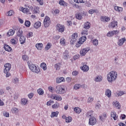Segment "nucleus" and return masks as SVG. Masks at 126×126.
<instances>
[{
	"mask_svg": "<svg viewBox=\"0 0 126 126\" xmlns=\"http://www.w3.org/2000/svg\"><path fill=\"white\" fill-rule=\"evenodd\" d=\"M118 73L116 71H111L107 74V79L108 82L112 83L113 81H115L117 79Z\"/></svg>",
	"mask_w": 126,
	"mask_h": 126,
	"instance_id": "f257e3e1",
	"label": "nucleus"
},
{
	"mask_svg": "<svg viewBox=\"0 0 126 126\" xmlns=\"http://www.w3.org/2000/svg\"><path fill=\"white\" fill-rule=\"evenodd\" d=\"M28 65L30 69H31V70H32V71L33 72H35V73H39V72H40V70L39 66L33 64V63H32V62L28 61Z\"/></svg>",
	"mask_w": 126,
	"mask_h": 126,
	"instance_id": "f03ea898",
	"label": "nucleus"
},
{
	"mask_svg": "<svg viewBox=\"0 0 126 126\" xmlns=\"http://www.w3.org/2000/svg\"><path fill=\"white\" fill-rule=\"evenodd\" d=\"M55 90L57 94H64L65 93V88L62 85L57 86Z\"/></svg>",
	"mask_w": 126,
	"mask_h": 126,
	"instance_id": "7ed1b4c3",
	"label": "nucleus"
},
{
	"mask_svg": "<svg viewBox=\"0 0 126 126\" xmlns=\"http://www.w3.org/2000/svg\"><path fill=\"white\" fill-rule=\"evenodd\" d=\"M5 69H4V73L6 75V77H9L10 76V73H9V70L11 68V65L9 63H7L4 64Z\"/></svg>",
	"mask_w": 126,
	"mask_h": 126,
	"instance_id": "20e7f679",
	"label": "nucleus"
},
{
	"mask_svg": "<svg viewBox=\"0 0 126 126\" xmlns=\"http://www.w3.org/2000/svg\"><path fill=\"white\" fill-rule=\"evenodd\" d=\"M78 37V33L77 32L73 33L71 36V39L70 40V44L73 45L76 41H77V38Z\"/></svg>",
	"mask_w": 126,
	"mask_h": 126,
	"instance_id": "39448f33",
	"label": "nucleus"
},
{
	"mask_svg": "<svg viewBox=\"0 0 126 126\" xmlns=\"http://www.w3.org/2000/svg\"><path fill=\"white\" fill-rule=\"evenodd\" d=\"M51 24V20L48 16H46L44 20V26L45 28L49 27Z\"/></svg>",
	"mask_w": 126,
	"mask_h": 126,
	"instance_id": "423d86ee",
	"label": "nucleus"
},
{
	"mask_svg": "<svg viewBox=\"0 0 126 126\" xmlns=\"http://www.w3.org/2000/svg\"><path fill=\"white\" fill-rule=\"evenodd\" d=\"M90 51V47L85 48L80 51V54L81 57H84L88 52Z\"/></svg>",
	"mask_w": 126,
	"mask_h": 126,
	"instance_id": "0eeeda50",
	"label": "nucleus"
},
{
	"mask_svg": "<svg viewBox=\"0 0 126 126\" xmlns=\"http://www.w3.org/2000/svg\"><path fill=\"white\" fill-rule=\"evenodd\" d=\"M56 29L58 32L63 33V32H64V26L58 24L56 26Z\"/></svg>",
	"mask_w": 126,
	"mask_h": 126,
	"instance_id": "6e6552de",
	"label": "nucleus"
},
{
	"mask_svg": "<svg viewBox=\"0 0 126 126\" xmlns=\"http://www.w3.org/2000/svg\"><path fill=\"white\" fill-rule=\"evenodd\" d=\"M108 27L109 28H118V22L113 21L110 23Z\"/></svg>",
	"mask_w": 126,
	"mask_h": 126,
	"instance_id": "1a4fd4ad",
	"label": "nucleus"
},
{
	"mask_svg": "<svg viewBox=\"0 0 126 126\" xmlns=\"http://www.w3.org/2000/svg\"><path fill=\"white\" fill-rule=\"evenodd\" d=\"M120 33V31H113L112 32H109L107 34V37H112V36H114V35H117V34H119Z\"/></svg>",
	"mask_w": 126,
	"mask_h": 126,
	"instance_id": "9d476101",
	"label": "nucleus"
},
{
	"mask_svg": "<svg viewBox=\"0 0 126 126\" xmlns=\"http://www.w3.org/2000/svg\"><path fill=\"white\" fill-rule=\"evenodd\" d=\"M96 123H97L96 118H95L94 117H92L90 118L89 122V125H90V126H94V125H95Z\"/></svg>",
	"mask_w": 126,
	"mask_h": 126,
	"instance_id": "9b49d317",
	"label": "nucleus"
},
{
	"mask_svg": "<svg viewBox=\"0 0 126 126\" xmlns=\"http://www.w3.org/2000/svg\"><path fill=\"white\" fill-rule=\"evenodd\" d=\"M103 80V77L101 75L96 76L94 79V81L96 82H101Z\"/></svg>",
	"mask_w": 126,
	"mask_h": 126,
	"instance_id": "f8f14e48",
	"label": "nucleus"
},
{
	"mask_svg": "<svg viewBox=\"0 0 126 126\" xmlns=\"http://www.w3.org/2000/svg\"><path fill=\"white\" fill-rule=\"evenodd\" d=\"M21 11L24 13H26L27 14H31V12H30V10L28 9V8H21Z\"/></svg>",
	"mask_w": 126,
	"mask_h": 126,
	"instance_id": "ddd939ff",
	"label": "nucleus"
},
{
	"mask_svg": "<svg viewBox=\"0 0 126 126\" xmlns=\"http://www.w3.org/2000/svg\"><path fill=\"white\" fill-rule=\"evenodd\" d=\"M100 20L101 21H103V22L105 21L106 22H108L110 21V20H111V19L109 18V17L102 16L101 17Z\"/></svg>",
	"mask_w": 126,
	"mask_h": 126,
	"instance_id": "4468645a",
	"label": "nucleus"
},
{
	"mask_svg": "<svg viewBox=\"0 0 126 126\" xmlns=\"http://www.w3.org/2000/svg\"><path fill=\"white\" fill-rule=\"evenodd\" d=\"M126 39L125 37L120 39L118 42V46H123V45H124V43H125V42H126Z\"/></svg>",
	"mask_w": 126,
	"mask_h": 126,
	"instance_id": "2eb2a0df",
	"label": "nucleus"
},
{
	"mask_svg": "<svg viewBox=\"0 0 126 126\" xmlns=\"http://www.w3.org/2000/svg\"><path fill=\"white\" fill-rule=\"evenodd\" d=\"M52 98L54 99V100H57V101H62V96H61V95H58L57 94L52 96Z\"/></svg>",
	"mask_w": 126,
	"mask_h": 126,
	"instance_id": "dca6fc26",
	"label": "nucleus"
},
{
	"mask_svg": "<svg viewBox=\"0 0 126 126\" xmlns=\"http://www.w3.org/2000/svg\"><path fill=\"white\" fill-rule=\"evenodd\" d=\"M3 48L7 52H11L12 51V48L7 44L4 45Z\"/></svg>",
	"mask_w": 126,
	"mask_h": 126,
	"instance_id": "f3484780",
	"label": "nucleus"
},
{
	"mask_svg": "<svg viewBox=\"0 0 126 126\" xmlns=\"http://www.w3.org/2000/svg\"><path fill=\"white\" fill-rule=\"evenodd\" d=\"M25 41H26V38H25V36H20V43L21 44V45H23L25 43Z\"/></svg>",
	"mask_w": 126,
	"mask_h": 126,
	"instance_id": "a211bd4d",
	"label": "nucleus"
},
{
	"mask_svg": "<svg viewBox=\"0 0 126 126\" xmlns=\"http://www.w3.org/2000/svg\"><path fill=\"white\" fill-rule=\"evenodd\" d=\"M81 69H82L83 71L87 72L89 70V66L87 65H84L83 66L81 67Z\"/></svg>",
	"mask_w": 126,
	"mask_h": 126,
	"instance_id": "6ab92c4d",
	"label": "nucleus"
},
{
	"mask_svg": "<svg viewBox=\"0 0 126 126\" xmlns=\"http://www.w3.org/2000/svg\"><path fill=\"white\" fill-rule=\"evenodd\" d=\"M28 103V99L27 98H23L21 100V105H23V106H25V105H27Z\"/></svg>",
	"mask_w": 126,
	"mask_h": 126,
	"instance_id": "aec40b11",
	"label": "nucleus"
},
{
	"mask_svg": "<svg viewBox=\"0 0 126 126\" xmlns=\"http://www.w3.org/2000/svg\"><path fill=\"white\" fill-rule=\"evenodd\" d=\"M83 16V14L82 13H78L75 15L76 19H78L79 20H81V19H82Z\"/></svg>",
	"mask_w": 126,
	"mask_h": 126,
	"instance_id": "412c9836",
	"label": "nucleus"
},
{
	"mask_svg": "<svg viewBox=\"0 0 126 126\" xmlns=\"http://www.w3.org/2000/svg\"><path fill=\"white\" fill-rule=\"evenodd\" d=\"M105 95L106 96H107L108 98H110V97H111V96L112 95V92H111V90H110V89L106 90Z\"/></svg>",
	"mask_w": 126,
	"mask_h": 126,
	"instance_id": "4be33fe9",
	"label": "nucleus"
},
{
	"mask_svg": "<svg viewBox=\"0 0 126 126\" xmlns=\"http://www.w3.org/2000/svg\"><path fill=\"white\" fill-rule=\"evenodd\" d=\"M65 80L63 77L57 78L56 80L57 83H61V82H64Z\"/></svg>",
	"mask_w": 126,
	"mask_h": 126,
	"instance_id": "5701e85b",
	"label": "nucleus"
},
{
	"mask_svg": "<svg viewBox=\"0 0 126 126\" xmlns=\"http://www.w3.org/2000/svg\"><path fill=\"white\" fill-rule=\"evenodd\" d=\"M90 25L91 24L88 22L85 23L84 25V29H86L87 30L89 29L90 28Z\"/></svg>",
	"mask_w": 126,
	"mask_h": 126,
	"instance_id": "b1692460",
	"label": "nucleus"
},
{
	"mask_svg": "<svg viewBox=\"0 0 126 126\" xmlns=\"http://www.w3.org/2000/svg\"><path fill=\"white\" fill-rule=\"evenodd\" d=\"M34 28L36 29H38V28H40L41 27V23L39 21L36 22L34 23Z\"/></svg>",
	"mask_w": 126,
	"mask_h": 126,
	"instance_id": "393cba45",
	"label": "nucleus"
},
{
	"mask_svg": "<svg viewBox=\"0 0 126 126\" xmlns=\"http://www.w3.org/2000/svg\"><path fill=\"white\" fill-rule=\"evenodd\" d=\"M40 8L38 6L35 7L33 9V14H37V13H40Z\"/></svg>",
	"mask_w": 126,
	"mask_h": 126,
	"instance_id": "a878e982",
	"label": "nucleus"
},
{
	"mask_svg": "<svg viewBox=\"0 0 126 126\" xmlns=\"http://www.w3.org/2000/svg\"><path fill=\"white\" fill-rule=\"evenodd\" d=\"M68 54H69L68 51L67 50L65 51V52L63 53V57L64 60H67V58L69 57Z\"/></svg>",
	"mask_w": 126,
	"mask_h": 126,
	"instance_id": "bb28decb",
	"label": "nucleus"
},
{
	"mask_svg": "<svg viewBox=\"0 0 126 126\" xmlns=\"http://www.w3.org/2000/svg\"><path fill=\"white\" fill-rule=\"evenodd\" d=\"M14 33H15V31L13 30H10L8 32H7V36H12L14 35Z\"/></svg>",
	"mask_w": 126,
	"mask_h": 126,
	"instance_id": "cd10ccee",
	"label": "nucleus"
},
{
	"mask_svg": "<svg viewBox=\"0 0 126 126\" xmlns=\"http://www.w3.org/2000/svg\"><path fill=\"white\" fill-rule=\"evenodd\" d=\"M113 105H114L115 107H116L117 109H121V104L119 103V102H113Z\"/></svg>",
	"mask_w": 126,
	"mask_h": 126,
	"instance_id": "c85d7f7f",
	"label": "nucleus"
},
{
	"mask_svg": "<svg viewBox=\"0 0 126 126\" xmlns=\"http://www.w3.org/2000/svg\"><path fill=\"white\" fill-rule=\"evenodd\" d=\"M35 47L37 50H41L43 48V44L42 43H37L35 45Z\"/></svg>",
	"mask_w": 126,
	"mask_h": 126,
	"instance_id": "c756f323",
	"label": "nucleus"
},
{
	"mask_svg": "<svg viewBox=\"0 0 126 126\" xmlns=\"http://www.w3.org/2000/svg\"><path fill=\"white\" fill-rule=\"evenodd\" d=\"M111 118H113L114 119V121L117 120V119H118L117 115H116V112H111Z\"/></svg>",
	"mask_w": 126,
	"mask_h": 126,
	"instance_id": "7c9ffc66",
	"label": "nucleus"
},
{
	"mask_svg": "<svg viewBox=\"0 0 126 126\" xmlns=\"http://www.w3.org/2000/svg\"><path fill=\"white\" fill-rule=\"evenodd\" d=\"M40 66L42 68L43 70H47V64L45 63H43L41 64Z\"/></svg>",
	"mask_w": 126,
	"mask_h": 126,
	"instance_id": "2f4dec72",
	"label": "nucleus"
},
{
	"mask_svg": "<svg viewBox=\"0 0 126 126\" xmlns=\"http://www.w3.org/2000/svg\"><path fill=\"white\" fill-rule=\"evenodd\" d=\"M74 111L77 114H80L81 113V109L79 107H75L74 108Z\"/></svg>",
	"mask_w": 126,
	"mask_h": 126,
	"instance_id": "473e14b6",
	"label": "nucleus"
},
{
	"mask_svg": "<svg viewBox=\"0 0 126 126\" xmlns=\"http://www.w3.org/2000/svg\"><path fill=\"white\" fill-rule=\"evenodd\" d=\"M114 9L116 11H119V12H121V11H123V8L121 7H119L117 6H115L114 7Z\"/></svg>",
	"mask_w": 126,
	"mask_h": 126,
	"instance_id": "72a5a7b5",
	"label": "nucleus"
},
{
	"mask_svg": "<svg viewBox=\"0 0 126 126\" xmlns=\"http://www.w3.org/2000/svg\"><path fill=\"white\" fill-rule=\"evenodd\" d=\"M86 116L87 118H92V116H93V111H89L86 114Z\"/></svg>",
	"mask_w": 126,
	"mask_h": 126,
	"instance_id": "f704fd0d",
	"label": "nucleus"
},
{
	"mask_svg": "<svg viewBox=\"0 0 126 126\" xmlns=\"http://www.w3.org/2000/svg\"><path fill=\"white\" fill-rule=\"evenodd\" d=\"M80 87H81V84H75V85H74L73 89H74L75 90H78V89H80Z\"/></svg>",
	"mask_w": 126,
	"mask_h": 126,
	"instance_id": "c9c22d12",
	"label": "nucleus"
},
{
	"mask_svg": "<svg viewBox=\"0 0 126 126\" xmlns=\"http://www.w3.org/2000/svg\"><path fill=\"white\" fill-rule=\"evenodd\" d=\"M60 44L62 46H65V39L64 38H62L61 39Z\"/></svg>",
	"mask_w": 126,
	"mask_h": 126,
	"instance_id": "e433bc0d",
	"label": "nucleus"
},
{
	"mask_svg": "<svg viewBox=\"0 0 126 126\" xmlns=\"http://www.w3.org/2000/svg\"><path fill=\"white\" fill-rule=\"evenodd\" d=\"M22 59L24 62H26L29 60V57L26 55H23L22 56Z\"/></svg>",
	"mask_w": 126,
	"mask_h": 126,
	"instance_id": "4c0bfd02",
	"label": "nucleus"
},
{
	"mask_svg": "<svg viewBox=\"0 0 126 126\" xmlns=\"http://www.w3.org/2000/svg\"><path fill=\"white\" fill-rule=\"evenodd\" d=\"M97 12H98V10H94L93 9H90L89 11V13L90 14H93V13H97Z\"/></svg>",
	"mask_w": 126,
	"mask_h": 126,
	"instance_id": "58836bf2",
	"label": "nucleus"
},
{
	"mask_svg": "<svg viewBox=\"0 0 126 126\" xmlns=\"http://www.w3.org/2000/svg\"><path fill=\"white\" fill-rule=\"evenodd\" d=\"M37 93L38 94H39V95H43L44 94V91L43 90V89L40 88L38 89L37 90Z\"/></svg>",
	"mask_w": 126,
	"mask_h": 126,
	"instance_id": "ea45409f",
	"label": "nucleus"
},
{
	"mask_svg": "<svg viewBox=\"0 0 126 126\" xmlns=\"http://www.w3.org/2000/svg\"><path fill=\"white\" fill-rule=\"evenodd\" d=\"M23 34V32L21 30H19L18 32H17V35L18 36V37H21L23 36L22 34Z\"/></svg>",
	"mask_w": 126,
	"mask_h": 126,
	"instance_id": "a19ab883",
	"label": "nucleus"
},
{
	"mask_svg": "<svg viewBox=\"0 0 126 126\" xmlns=\"http://www.w3.org/2000/svg\"><path fill=\"white\" fill-rule=\"evenodd\" d=\"M74 2H76V3H85V1L84 0H74Z\"/></svg>",
	"mask_w": 126,
	"mask_h": 126,
	"instance_id": "79ce46f5",
	"label": "nucleus"
},
{
	"mask_svg": "<svg viewBox=\"0 0 126 126\" xmlns=\"http://www.w3.org/2000/svg\"><path fill=\"white\" fill-rule=\"evenodd\" d=\"M72 121V119L71 118V117H68L65 118V121L66 123H70Z\"/></svg>",
	"mask_w": 126,
	"mask_h": 126,
	"instance_id": "37998d69",
	"label": "nucleus"
},
{
	"mask_svg": "<svg viewBox=\"0 0 126 126\" xmlns=\"http://www.w3.org/2000/svg\"><path fill=\"white\" fill-rule=\"evenodd\" d=\"M93 100H94V98H93V97L90 96L88 99L87 103L88 104H90V103H92V102H93Z\"/></svg>",
	"mask_w": 126,
	"mask_h": 126,
	"instance_id": "c03bdc74",
	"label": "nucleus"
},
{
	"mask_svg": "<svg viewBox=\"0 0 126 126\" xmlns=\"http://www.w3.org/2000/svg\"><path fill=\"white\" fill-rule=\"evenodd\" d=\"M81 34L82 35H85V36L88 35V30H83Z\"/></svg>",
	"mask_w": 126,
	"mask_h": 126,
	"instance_id": "a18cd8bd",
	"label": "nucleus"
},
{
	"mask_svg": "<svg viewBox=\"0 0 126 126\" xmlns=\"http://www.w3.org/2000/svg\"><path fill=\"white\" fill-rule=\"evenodd\" d=\"M12 82H13V83H15V84H17V83H19V79H18V78H17L13 79Z\"/></svg>",
	"mask_w": 126,
	"mask_h": 126,
	"instance_id": "49530a36",
	"label": "nucleus"
},
{
	"mask_svg": "<svg viewBox=\"0 0 126 126\" xmlns=\"http://www.w3.org/2000/svg\"><path fill=\"white\" fill-rule=\"evenodd\" d=\"M98 41L97 39H94L93 41V44L94 46H98Z\"/></svg>",
	"mask_w": 126,
	"mask_h": 126,
	"instance_id": "de8ad7c7",
	"label": "nucleus"
},
{
	"mask_svg": "<svg viewBox=\"0 0 126 126\" xmlns=\"http://www.w3.org/2000/svg\"><path fill=\"white\" fill-rule=\"evenodd\" d=\"M25 25L26 27H30V25H31V23H30V21H26Z\"/></svg>",
	"mask_w": 126,
	"mask_h": 126,
	"instance_id": "09e8293b",
	"label": "nucleus"
},
{
	"mask_svg": "<svg viewBox=\"0 0 126 126\" xmlns=\"http://www.w3.org/2000/svg\"><path fill=\"white\" fill-rule=\"evenodd\" d=\"M11 43L12 45H16L17 41L14 38H12L11 39Z\"/></svg>",
	"mask_w": 126,
	"mask_h": 126,
	"instance_id": "8fccbe9b",
	"label": "nucleus"
},
{
	"mask_svg": "<svg viewBox=\"0 0 126 126\" xmlns=\"http://www.w3.org/2000/svg\"><path fill=\"white\" fill-rule=\"evenodd\" d=\"M7 14L8 16H12V15H13V14H14V11H13V10H11L7 13Z\"/></svg>",
	"mask_w": 126,
	"mask_h": 126,
	"instance_id": "3c124183",
	"label": "nucleus"
},
{
	"mask_svg": "<svg viewBox=\"0 0 126 126\" xmlns=\"http://www.w3.org/2000/svg\"><path fill=\"white\" fill-rule=\"evenodd\" d=\"M51 118H55V117H58V113L57 112H52L51 115Z\"/></svg>",
	"mask_w": 126,
	"mask_h": 126,
	"instance_id": "603ef678",
	"label": "nucleus"
},
{
	"mask_svg": "<svg viewBox=\"0 0 126 126\" xmlns=\"http://www.w3.org/2000/svg\"><path fill=\"white\" fill-rule=\"evenodd\" d=\"M59 104L58 103H55V104L52 105L53 109H57V108H59Z\"/></svg>",
	"mask_w": 126,
	"mask_h": 126,
	"instance_id": "864d4df0",
	"label": "nucleus"
},
{
	"mask_svg": "<svg viewBox=\"0 0 126 126\" xmlns=\"http://www.w3.org/2000/svg\"><path fill=\"white\" fill-rule=\"evenodd\" d=\"M124 94H125V92L122 91H119L118 93H117V95H118V96H123Z\"/></svg>",
	"mask_w": 126,
	"mask_h": 126,
	"instance_id": "5fc2aeb1",
	"label": "nucleus"
},
{
	"mask_svg": "<svg viewBox=\"0 0 126 126\" xmlns=\"http://www.w3.org/2000/svg\"><path fill=\"white\" fill-rule=\"evenodd\" d=\"M45 49H46V50H50V49H51V43H48L45 47Z\"/></svg>",
	"mask_w": 126,
	"mask_h": 126,
	"instance_id": "6e6d98bb",
	"label": "nucleus"
},
{
	"mask_svg": "<svg viewBox=\"0 0 126 126\" xmlns=\"http://www.w3.org/2000/svg\"><path fill=\"white\" fill-rule=\"evenodd\" d=\"M3 115L4 117H6V118H8V117H9V113L8 112H4L3 113Z\"/></svg>",
	"mask_w": 126,
	"mask_h": 126,
	"instance_id": "4d7b16f0",
	"label": "nucleus"
},
{
	"mask_svg": "<svg viewBox=\"0 0 126 126\" xmlns=\"http://www.w3.org/2000/svg\"><path fill=\"white\" fill-rule=\"evenodd\" d=\"M37 2H39L40 5H43L44 4V0H36Z\"/></svg>",
	"mask_w": 126,
	"mask_h": 126,
	"instance_id": "13d9d810",
	"label": "nucleus"
},
{
	"mask_svg": "<svg viewBox=\"0 0 126 126\" xmlns=\"http://www.w3.org/2000/svg\"><path fill=\"white\" fill-rule=\"evenodd\" d=\"M59 4H60V5H64V4H65V2L63 0H60L59 1Z\"/></svg>",
	"mask_w": 126,
	"mask_h": 126,
	"instance_id": "bf43d9fd",
	"label": "nucleus"
},
{
	"mask_svg": "<svg viewBox=\"0 0 126 126\" xmlns=\"http://www.w3.org/2000/svg\"><path fill=\"white\" fill-rule=\"evenodd\" d=\"M12 111L13 113H18V109L14 107L12 109Z\"/></svg>",
	"mask_w": 126,
	"mask_h": 126,
	"instance_id": "052dcab7",
	"label": "nucleus"
},
{
	"mask_svg": "<svg viewBox=\"0 0 126 126\" xmlns=\"http://www.w3.org/2000/svg\"><path fill=\"white\" fill-rule=\"evenodd\" d=\"M33 96H34V94L33 93H30L28 95V97L30 99H32V98H33Z\"/></svg>",
	"mask_w": 126,
	"mask_h": 126,
	"instance_id": "680f3d73",
	"label": "nucleus"
},
{
	"mask_svg": "<svg viewBox=\"0 0 126 126\" xmlns=\"http://www.w3.org/2000/svg\"><path fill=\"white\" fill-rule=\"evenodd\" d=\"M87 38H86V36H83L82 37H81V40L83 41V42H85L86 41V39Z\"/></svg>",
	"mask_w": 126,
	"mask_h": 126,
	"instance_id": "e2e57ef3",
	"label": "nucleus"
},
{
	"mask_svg": "<svg viewBox=\"0 0 126 126\" xmlns=\"http://www.w3.org/2000/svg\"><path fill=\"white\" fill-rule=\"evenodd\" d=\"M72 74L74 76H76V75L78 74V72L77 71H73Z\"/></svg>",
	"mask_w": 126,
	"mask_h": 126,
	"instance_id": "0e129e2a",
	"label": "nucleus"
},
{
	"mask_svg": "<svg viewBox=\"0 0 126 126\" xmlns=\"http://www.w3.org/2000/svg\"><path fill=\"white\" fill-rule=\"evenodd\" d=\"M54 103V101L50 100L47 102V106H51V104Z\"/></svg>",
	"mask_w": 126,
	"mask_h": 126,
	"instance_id": "69168bd1",
	"label": "nucleus"
},
{
	"mask_svg": "<svg viewBox=\"0 0 126 126\" xmlns=\"http://www.w3.org/2000/svg\"><path fill=\"white\" fill-rule=\"evenodd\" d=\"M79 58V55H76L73 57V59L74 61H76V60L78 59Z\"/></svg>",
	"mask_w": 126,
	"mask_h": 126,
	"instance_id": "338daca9",
	"label": "nucleus"
},
{
	"mask_svg": "<svg viewBox=\"0 0 126 126\" xmlns=\"http://www.w3.org/2000/svg\"><path fill=\"white\" fill-rule=\"evenodd\" d=\"M55 68H56L57 70H60V66L58 64H56L55 65Z\"/></svg>",
	"mask_w": 126,
	"mask_h": 126,
	"instance_id": "774afa93",
	"label": "nucleus"
}]
</instances>
